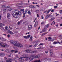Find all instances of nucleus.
I'll use <instances>...</instances> for the list:
<instances>
[{
  "mask_svg": "<svg viewBox=\"0 0 62 62\" xmlns=\"http://www.w3.org/2000/svg\"><path fill=\"white\" fill-rule=\"evenodd\" d=\"M12 14L14 17L18 18L20 17V14H21V12L20 11H18V10L15 9L13 10Z\"/></svg>",
  "mask_w": 62,
  "mask_h": 62,
  "instance_id": "f257e3e1",
  "label": "nucleus"
},
{
  "mask_svg": "<svg viewBox=\"0 0 62 62\" xmlns=\"http://www.w3.org/2000/svg\"><path fill=\"white\" fill-rule=\"evenodd\" d=\"M10 43L12 44H13L15 46H16L19 48H22L23 47V45L21 43H20L17 41H13L12 40H11L10 41Z\"/></svg>",
  "mask_w": 62,
  "mask_h": 62,
  "instance_id": "f03ea898",
  "label": "nucleus"
},
{
  "mask_svg": "<svg viewBox=\"0 0 62 62\" xmlns=\"http://www.w3.org/2000/svg\"><path fill=\"white\" fill-rule=\"evenodd\" d=\"M25 53H31V54H36V52L34 51H31L28 49L24 51Z\"/></svg>",
  "mask_w": 62,
  "mask_h": 62,
  "instance_id": "7ed1b4c3",
  "label": "nucleus"
},
{
  "mask_svg": "<svg viewBox=\"0 0 62 62\" xmlns=\"http://www.w3.org/2000/svg\"><path fill=\"white\" fill-rule=\"evenodd\" d=\"M26 55H27V54H24V55H23V57H21L19 58L20 59H21V62L22 61L23 62V61H24V60L23 59H23V58H25L24 57H25L26 56Z\"/></svg>",
  "mask_w": 62,
  "mask_h": 62,
  "instance_id": "20e7f679",
  "label": "nucleus"
},
{
  "mask_svg": "<svg viewBox=\"0 0 62 62\" xmlns=\"http://www.w3.org/2000/svg\"><path fill=\"white\" fill-rule=\"evenodd\" d=\"M0 46L2 47H8V45L7 44L5 43H4L3 45L2 44V43H0Z\"/></svg>",
  "mask_w": 62,
  "mask_h": 62,
  "instance_id": "39448f33",
  "label": "nucleus"
},
{
  "mask_svg": "<svg viewBox=\"0 0 62 62\" xmlns=\"http://www.w3.org/2000/svg\"><path fill=\"white\" fill-rule=\"evenodd\" d=\"M33 28V26L32 25H30L28 26V29L29 30H31Z\"/></svg>",
  "mask_w": 62,
  "mask_h": 62,
  "instance_id": "423d86ee",
  "label": "nucleus"
},
{
  "mask_svg": "<svg viewBox=\"0 0 62 62\" xmlns=\"http://www.w3.org/2000/svg\"><path fill=\"white\" fill-rule=\"evenodd\" d=\"M31 56L32 57H33V58H34V57H35V58H39V55H37L35 57V56L34 55H31Z\"/></svg>",
  "mask_w": 62,
  "mask_h": 62,
  "instance_id": "0eeeda50",
  "label": "nucleus"
},
{
  "mask_svg": "<svg viewBox=\"0 0 62 62\" xmlns=\"http://www.w3.org/2000/svg\"><path fill=\"white\" fill-rule=\"evenodd\" d=\"M2 8H4L5 7L6 8H10V6H5V5H3L2 6Z\"/></svg>",
  "mask_w": 62,
  "mask_h": 62,
  "instance_id": "6e6552de",
  "label": "nucleus"
},
{
  "mask_svg": "<svg viewBox=\"0 0 62 62\" xmlns=\"http://www.w3.org/2000/svg\"><path fill=\"white\" fill-rule=\"evenodd\" d=\"M39 23V22L37 21H36L35 24L34 25V26L35 27H36V26H37V25H38V23Z\"/></svg>",
  "mask_w": 62,
  "mask_h": 62,
  "instance_id": "1a4fd4ad",
  "label": "nucleus"
},
{
  "mask_svg": "<svg viewBox=\"0 0 62 62\" xmlns=\"http://www.w3.org/2000/svg\"><path fill=\"white\" fill-rule=\"evenodd\" d=\"M25 60H29L31 58V57H26Z\"/></svg>",
  "mask_w": 62,
  "mask_h": 62,
  "instance_id": "9d476101",
  "label": "nucleus"
},
{
  "mask_svg": "<svg viewBox=\"0 0 62 62\" xmlns=\"http://www.w3.org/2000/svg\"><path fill=\"white\" fill-rule=\"evenodd\" d=\"M57 43H59V44H60L61 42H59V41H57V42L54 41L53 43L54 44H57Z\"/></svg>",
  "mask_w": 62,
  "mask_h": 62,
  "instance_id": "9b49d317",
  "label": "nucleus"
},
{
  "mask_svg": "<svg viewBox=\"0 0 62 62\" xmlns=\"http://www.w3.org/2000/svg\"><path fill=\"white\" fill-rule=\"evenodd\" d=\"M10 14L9 13H8L7 14V17L9 19L10 18Z\"/></svg>",
  "mask_w": 62,
  "mask_h": 62,
  "instance_id": "f8f14e48",
  "label": "nucleus"
},
{
  "mask_svg": "<svg viewBox=\"0 0 62 62\" xmlns=\"http://www.w3.org/2000/svg\"><path fill=\"white\" fill-rule=\"evenodd\" d=\"M8 32L11 35H13V34H14L13 32L10 31H8Z\"/></svg>",
  "mask_w": 62,
  "mask_h": 62,
  "instance_id": "ddd939ff",
  "label": "nucleus"
},
{
  "mask_svg": "<svg viewBox=\"0 0 62 62\" xmlns=\"http://www.w3.org/2000/svg\"><path fill=\"white\" fill-rule=\"evenodd\" d=\"M11 61H12V60L10 59L6 61V62H11Z\"/></svg>",
  "mask_w": 62,
  "mask_h": 62,
  "instance_id": "4468645a",
  "label": "nucleus"
},
{
  "mask_svg": "<svg viewBox=\"0 0 62 62\" xmlns=\"http://www.w3.org/2000/svg\"><path fill=\"white\" fill-rule=\"evenodd\" d=\"M5 55V54L4 53H0V56H4Z\"/></svg>",
  "mask_w": 62,
  "mask_h": 62,
  "instance_id": "2eb2a0df",
  "label": "nucleus"
},
{
  "mask_svg": "<svg viewBox=\"0 0 62 62\" xmlns=\"http://www.w3.org/2000/svg\"><path fill=\"white\" fill-rule=\"evenodd\" d=\"M49 26V24H47L45 26V29H47V28H48V27Z\"/></svg>",
  "mask_w": 62,
  "mask_h": 62,
  "instance_id": "dca6fc26",
  "label": "nucleus"
},
{
  "mask_svg": "<svg viewBox=\"0 0 62 62\" xmlns=\"http://www.w3.org/2000/svg\"><path fill=\"white\" fill-rule=\"evenodd\" d=\"M51 16V15H48L47 16H46L45 17V19H47V18H48L49 17Z\"/></svg>",
  "mask_w": 62,
  "mask_h": 62,
  "instance_id": "f3484780",
  "label": "nucleus"
},
{
  "mask_svg": "<svg viewBox=\"0 0 62 62\" xmlns=\"http://www.w3.org/2000/svg\"><path fill=\"white\" fill-rule=\"evenodd\" d=\"M0 29H1L2 30L4 28L3 27V26L1 25H0Z\"/></svg>",
  "mask_w": 62,
  "mask_h": 62,
  "instance_id": "a211bd4d",
  "label": "nucleus"
},
{
  "mask_svg": "<svg viewBox=\"0 0 62 62\" xmlns=\"http://www.w3.org/2000/svg\"><path fill=\"white\" fill-rule=\"evenodd\" d=\"M6 52H7V53H9L10 51V50L9 49H6L5 50Z\"/></svg>",
  "mask_w": 62,
  "mask_h": 62,
  "instance_id": "6ab92c4d",
  "label": "nucleus"
},
{
  "mask_svg": "<svg viewBox=\"0 0 62 62\" xmlns=\"http://www.w3.org/2000/svg\"><path fill=\"white\" fill-rule=\"evenodd\" d=\"M43 31L44 32H46V31H47V29H45V28L43 30Z\"/></svg>",
  "mask_w": 62,
  "mask_h": 62,
  "instance_id": "aec40b11",
  "label": "nucleus"
},
{
  "mask_svg": "<svg viewBox=\"0 0 62 62\" xmlns=\"http://www.w3.org/2000/svg\"><path fill=\"white\" fill-rule=\"evenodd\" d=\"M33 38V37H32V36H31L30 39V41H32V39Z\"/></svg>",
  "mask_w": 62,
  "mask_h": 62,
  "instance_id": "412c9836",
  "label": "nucleus"
},
{
  "mask_svg": "<svg viewBox=\"0 0 62 62\" xmlns=\"http://www.w3.org/2000/svg\"><path fill=\"white\" fill-rule=\"evenodd\" d=\"M8 11H10L12 10V8H9L7 10Z\"/></svg>",
  "mask_w": 62,
  "mask_h": 62,
  "instance_id": "4be33fe9",
  "label": "nucleus"
},
{
  "mask_svg": "<svg viewBox=\"0 0 62 62\" xmlns=\"http://www.w3.org/2000/svg\"><path fill=\"white\" fill-rule=\"evenodd\" d=\"M48 39H49L50 41H52V39L51 38V37H48Z\"/></svg>",
  "mask_w": 62,
  "mask_h": 62,
  "instance_id": "5701e85b",
  "label": "nucleus"
},
{
  "mask_svg": "<svg viewBox=\"0 0 62 62\" xmlns=\"http://www.w3.org/2000/svg\"><path fill=\"white\" fill-rule=\"evenodd\" d=\"M23 37L24 39H27V37L26 36H24Z\"/></svg>",
  "mask_w": 62,
  "mask_h": 62,
  "instance_id": "b1692460",
  "label": "nucleus"
},
{
  "mask_svg": "<svg viewBox=\"0 0 62 62\" xmlns=\"http://www.w3.org/2000/svg\"><path fill=\"white\" fill-rule=\"evenodd\" d=\"M51 10H52V9H51L48 10V12H47V13H49V12H50V11Z\"/></svg>",
  "mask_w": 62,
  "mask_h": 62,
  "instance_id": "393cba45",
  "label": "nucleus"
},
{
  "mask_svg": "<svg viewBox=\"0 0 62 62\" xmlns=\"http://www.w3.org/2000/svg\"><path fill=\"white\" fill-rule=\"evenodd\" d=\"M40 11H39V10H37L36 11V13H39V12H40Z\"/></svg>",
  "mask_w": 62,
  "mask_h": 62,
  "instance_id": "a878e982",
  "label": "nucleus"
},
{
  "mask_svg": "<svg viewBox=\"0 0 62 62\" xmlns=\"http://www.w3.org/2000/svg\"><path fill=\"white\" fill-rule=\"evenodd\" d=\"M3 39L4 38H3L0 37V40H3Z\"/></svg>",
  "mask_w": 62,
  "mask_h": 62,
  "instance_id": "bb28decb",
  "label": "nucleus"
},
{
  "mask_svg": "<svg viewBox=\"0 0 62 62\" xmlns=\"http://www.w3.org/2000/svg\"><path fill=\"white\" fill-rule=\"evenodd\" d=\"M8 28V27L7 26L5 27V29L7 30Z\"/></svg>",
  "mask_w": 62,
  "mask_h": 62,
  "instance_id": "cd10ccee",
  "label": "nucleus"
},
{
  "mask_svg": "<svg viewBox=\"0 0 62 62\" xmlns=\"http://www.w3.org/2000/svg\"><path fill=\"white\" fill-rule=\"evenodd\" d=\"M36 7L34 6H31V8H35Z\"/></svg>",
  "mask_w": 62,
  "mask_h": 62,
  "instance_id": "c85d7f7f",
  "label": "nucleus"
},
{
  "mask_svg": "<svg viewBox=\"0 0 62 62\" xmlns=\"http://www.w3.org/2000/svg\"><path fill=\"white\" fill-rule=\"evenodd\" d=\"M0 25H1V26H5V24H3L2 23H0Z\"/></svg>",
  "mask_w": 62,
  "mask_h": 62,
  "instance_id": "c756f323",
  "label": "nucleus"
},
{
  "mask_svg": "<svg viewBox=\"0 0 62 62\" xmlns=\"http://www.w3.org/2000/svg\"><path fill=\"white\" fill-rule=\"evenodd\" d=\"M5 10H7V9H3V11H5Z\"/></svg>",
  "mask_w": 62,
  "mask_h": 62,
  "instance_id": "7c9ffc66",
  "label": "nucleus"
},
{
  "mask_svg": "<svg viewBox=\"0 0 62 62\" xmlns=\"http://www.w3.org/2000/svg\"><path fill=\"white\" fill-rule=\"evenodd\" d=\"M33 4H38L37 3H34V2H32Z\"/></svg>",
  "mask_w": 62,
  "mask_h": 62,
  "instance_id": "2f4dec72",
  "label": "nucleus"
},
{
  "mask_svg": "<svg viewBox=\"0 0 62 62\" xmlns=\"http://www.w3.org/2000/svg\"><path fill=\"white\" fill-rule=\"evenodd\" d=\"M27 38H29L30 37V35H28L27 36Z\"/></svg>",
  "mask_w": 62,
  "mask_h": 62,
  "instance_id": "473e14b6",
  "label": "nucleus"
},
{
  "mask_svg": "<svg viewBox=\"0 0 62 62\" xmlns=\"http://www.w3.org/2000/svg\"><path fill=\"white\" fill-rule=\"evenodd\" d=\"M60 12L61 14H62V10H61L60 11Z\"/></svg>",
  "mask_w": 62,
  "mask_h": 62,
  "instance_id": "72a5a7b5",
  "label": "nucleus"
},
{
  "mask_svg": "<svg viewBox=\"0 0 62 62\" xmlns=\"http://www.w3.org/2000/svg\"><path fill=\"white\" fill-rule=\"evenodd\" d=\"M6 39H5L3 38V41H6Z\"/></svg>",
  "mask_w": 62,
  "mask_h": 62,
  "instance_id": "f704fd0d",
  "label": "nucleus"
},
{
  "mask_svg": "<svg viewBox=\"0 0 62 62\" xmlns=\"http://www.w3.org/2000/svg\"><path fill=\"white\" fill-rule=\"evenodd\" d=\"M37 45V44H35L34 46V47H36Z\"/></svg>",
  "mask_w": 62,
  "mask_h": 62,
  "instance_id": "c9c22d12",
  "label": "nucleus"
},
{
  "mask_svg": "<svg viewBox=\"0 0 62 62\" xmlns=\"http://www.w3.org/2000/svg\"><path fill=\"white\" fill-rule=\"evenodd\" d=\"M54 8H57V6H56L54 7Z\"/></svg>",
  "mask_w": 62,
  "mask_h": 62,
  "instance_id": "e433bc0d",
  "label": "nucleus"
},
{
  "mask_svg": "<svg viewBox=\"0 0 62 62\" xmlns=\"http://www.w3.org/2000/svg\"><path fill=\"white\" fill-rule=\"evenodd\" d=\"M16 59H17V58H18V55H16Z\"/></svg>",
  "mask_w": 62,
  "mask_h": 62,
  "instance_id": "4c0bfd02",
  "label": "nucleus"
},
{
  "mask_svg": "<svg viewBox=\"0 0 62 62\" xmlns=\"http://www.w3.org/2000/svg\"><path fill=\"white\" fill-rule=\"evenodd\" d=\"M28 14H30V13H31L30 12V11H28Z\"/></svg>",
  "mask_w": 62,
  "mask_h": 62,
  "instance_id": "58836bf2",
  "label": "nucleus"
},
{
  "mask_svg": "<svg viewBox=\"0 0 62 62\" xmlns=\"http://www.w3.org/2000/svg\"><path fill=\"white\" fill-rule=\"evenodd\" d=\"M14 50H13L11 51V53H13L14 52Z\"/></svg>",
  "mask_w": 62,
  "mask_h": 62,
  "instance_id": "ea45409f",
  "label": "nucleus"
},
{
  "mask_svg": "<svg viewBox=\"0 0 62 62\" xmlns=\"http://www.w3.org/2000/svg\"><path fill=\"white\" fill-rule=\"evenodd\" d=\"M44 24V22H42L41 23V24Z\"/></svg>",
  "mask_w": 62,
  "mask_h": 62,
  "instance_id": "a19ab883",
  "label": "nucleus"
},
{
  "mask_svg": "<svg viewBox=\"0 0 62 62\" xmlns=\"http://www.w3.org/2000/svg\"><path fill=\"white\" fill-rule=\"evenodd\" d=\"M28 10H26L25 11V12L27 13H28Z\"/></svg>",
  "mask_w": 62,
  "mask_h": 62,
  "instance_id": "79ce46f5",
  "label": "nucleus"
},
{
  "mask_svg": "<svg viewBox=\"0 0 62 62\" xmlns=\"http://www.w3.org/2000/svg\"><path fill=\"white\" fill-rule=\"evenodd\" d=\"M18 8H23V6H18Z\"/></svg>",
  "mask_w": 62,
  "mask_h": 62,
  "instance_id": "37998d69",
  "label": "nucleus"
},
{
  "mask_svg": "<svg viewBox=\"0 0 62 62\" xmlns=\"http://www.w3.org/2000/svg\"><path fill=\"white\" fill-rule=\"evenodd\" d=\"M31 57H32V56H31V58L30 59H31V61H32V60H33V59H34L33 58H31Z\"/></svg>",
  "mask_w": 62,
  "mask_h": 62,
  "instance_id": "c03bdc74",
  "label": "nucleus"
},
{
  "mask_svg": "<svg viewBox=\"0 0 62 62\" xmlns=\"http://www.w3.org/2000/svg\"><path fill=\"white\" fill-rule=\"evenodd\" d=\"M14 52L15 53H17V52H18V51L15 50Z\"/></svg>",
  "mask_w": 62,
  "mask_h": 62,
  "instance_id": "a18cd8bd",
  "label": "nucleus"
},
{
  "mask_svg": "<svg viewBox=\"0 0 62 62\" xmlns=\"http://www.w3.org/2000/svg\"><path fill=\"white\" fill-rule=\"evenodd\" d=\"M46 59L47 60H51L50 58H47Z\"/></svg>",
  "mask_w": 62,
  "mask_h": 62,
  "instance_id": "49530a36",
  "label": "nucleus"
},
{
  "mask_svg": "<svg viewBox=\"0 0 62 62\" xmlns=\"http://www.w3.org/2000/svg\"><path fill=\"white\" fill-rule=\"evenodd\" d=\"M50 54L51 55H52L53 54V52H51L50 53Z\"/></svg>",
  "mask_w": 62,
  "mask_h": 62,
  "instance_id": "de8ad7c7",
  "label": "nucleus"
},
{
  "mask_svg": "<svg viewBox=\"0 0 62 62\" xmlns=\"http://www.w3.org/2000/svg\"><path fill=\"white\" fill-rule=\"evenodd\" d=\"M41 17L42 18V19H44V17H43V16H41Z\"/></svg>",
  "mask_w": 62,
  "mask_h": 62,
  "instance_id": "09e8293b",
  "label": "nucleus"
},
{
  "mask_svg": "<svg viewBox=\"0 0 62 62\" xmlns=\"http://www.w3.org/2000/svg\"><path fill=\"white\" fill-rule=\"evenodd\" d=\"M20 23H21L20 22H18V23L17 24L18 25H19L20 24Z\"/></svg>",
  "mask_w": 62,
  "mask_h": 62,
  "instance_id": "8fccbe9b",
  "label": "nucleus"
},
{
  "mask_svg": "<svg viewBox=\"0 0 62 62\" xmlns=\"http://www.w3.org/2000/svg\"><path fill=\"white\" fill-rule=\"evenodd\" d=\"M35 6H36L37 7H39V6L38 5H36Z\"/></svg>",
  "mask_w": 62,
  "mask_h": 62,
  "instance_id": "3c124183",
  "label": "nucleus"
},
{
  "mask_svg": "<svg viewBox=\"0 0 62 62\" xmlns=\"http://www.w3.org/2000/svg\"><path fill=\"white\" fill-rule=\"evenodd\" d=\"M37 17H39V14H37Z\"/></svg>",
  "mask_w": 62,
  "mask_h": 62,
  "instance_id": "603ef678",
  "label": "nucleus"
},
{
  "mask_svg": "<svg viewBox=\"0 0 62 62\" xmlns=\"http://www.w3.org/2000/svg\"><path fill=\"white\" fill-rule=\"evenodd\" d=\"M55 22L53 21V24H55Z\"/></svg>",
  "mask_w": 62,
  "mask_h": 62,
  "instance_id": "864d4df0",
  "label": "nucleus"
},
{
  "mask_svg": "<svg viewBox=\"0 0 62 62\" xmlns=\"http://www.w3.org/2000/svg\"><path fill=\"white\" fill-rule=\"evenodd\" d=\"M33 46V45H29V47H32Z\"/></svg>",
  "mask_w": 62,
  "mask_h": 62,
  "instance_id": "5fc2aeb1",
  "label": "nucleus"
},
{
  "mask_svg": "<svg viewBox=\"0 0 62 62\" xmlns=\"http://www.w3.org/2000/svg\"><path fill=\"white\" fill-rule=\"evenodd\" d=\"M23 20H21L20 21V23H22V22H23Z\"/></svg>",
  "mask_w": 62,
  "mask_h": 62,
  "instance_id": "6e6d98bb",
  "label": "nucleus"
},
{
  "mask_svg": "<svg viewBox=\"0 0 62 62\" xmlns=\"http://www.w3.org/2000/svg\"><path fill=\"white\" fill-rule=\"evenodd\" d=\"M25 15H23V18H24L25 17Z\"/></svg>",
  "mask_w": 62,
  "mask_h": 62,
  "instance_id": "4d7b16f0",
  "label": "nucleus"
},
{
  "mask_svg": "<svg viewBox=\"0 0 62 62\" xmlns=\"http://www.w3.org/2000/svg\"><path fill=\"white\" fill-rule=\"evenodd\" d=\"M54 10L53 9V10H52L51 11V12H54Z\"/></svg>",
  "mask_w": 62,
  "mask_h": 62,
  "instance_id": "13d9d810",
  "label": "nucleus"
},
{
  "mask_svg": "<svg viewBox=\"0 0 62 62\" xmlns=\"http://www.w3.org/2000/svg\"><path fill=\"white\" fill-rule=\"evenodd\" d=\"M43 30H42V31H41L40 32V33H43Z\"/></svg>",
  "mask_w": 62,
  "mask_h": 62,
  "instance_id": "bf43d9fd",
  "label": "nucleus"
},
{
  "mask_svg": "<svg viewBox=\"0 0 62 62\" xmlns=\"http://www.w3.org/2000/svg\"><path fill=\"white\" fill-rule=\"evenodd\" d=\"M45 34V33H44L42 34V36H44Z\"/></svg>",
  "mask_w": 62,
  "mask_h": 62,
  "instance_id": "052dcab7",
  "label": "nucleus"
},
{
  "mask_svg": "<svg viewBox=\"0 0 62 62\" xmlns=\"http://www.w3.org/2000/svg\"><path fill=\"white\" fill-rule=\"evenodd\" d=\"M7 37L8 38H9V37H10V35L9 34H8V35H7Z\"/></svg>",
  "mask_w": 62,
  "mask_h": 62,
  "instance_id": "680f3d73",
  "label": "nucleus"
},
{
  "mask_svg": "<svg viewBox=\"0 0 62 62\" xmlns=\"http://www.w3.org/2000/svg\"><path fill=\"white\" fill-rule=\"evenodd\" d=\"M55 26L56 27H58V25L57 24V25H56Z\"/></svg>",
  "mask_w": 62,
  "mask_h": 62,
  "instance_id": "e2e57ef3",
  "label": "nucleus"
},
{
  "mask_svg": "<svg viewBox=\"0 0 62 62\" xmlns=\"http://www.w3.org/2000/svg\"><path fill=\"white\" fill-rule=\"evenodd\" d=\"M45 53H46V54H47L48 53V51H45Z\"/></svg>",
  "mask_w": 62,
  "mask_h": 62,
  "instance_id": "0e129e2a",
  "label": "nucleus"
},
{
  "mask_svg": "<svg viewBox=\"0 0 62 62\" xmlns=\"http://www.w3.org/2000/svg\"><path fill=\"white\" fill-rule=\"evenodd\" d=\"M54 20V18H52L51 19V20Z\"/></svg>",
  "mask_w": 62,
  "mask_h": 62,
  "instance_id": "69168bd1",
  "label": "nucleus"
},
{
  "mask_svg": "<svg viewBox=\"0 0 62 62\" xmlns=\"http://www.w3.org/2000/svg\"><path fill=\"white\" fill-rule=\"evenodd\" d=\"M42 45V44L41 43L39 45Z\"/></svg>",
  "mask_w": 62,
  "mask_h": 62,
  "instance_id": "338daca9",
  "label": "nucleus"
},
{
  "mask_svg": "<svg viewBox=\"0 0 62 62\" xmlns=\"http://www.w3.org/2000/svg\"><path fill=\"white\" fill-rule=\"evenodd\" d=\"M60 26H62V24H60Z\"/></svg>",
  "mask_w": 62,
  "mask_h": 62,
  "instance_id": "774afa93",
  "label": "nucleus"
}]
</instances>
